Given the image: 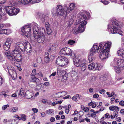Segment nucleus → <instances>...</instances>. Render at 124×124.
<instances>
[{
    "mask_svg": "<svg viewBox=\"0 0 124 124\" xmlns=\"http://www.w3.org/2000/svg\"><path fill=\"white\" fill-rule=\"evenodd\" d=\"M68 10V7L66 5H64V7L60 5H58L55 9L53 8L51 10L53 14L56 15L57 16H62L66 13V14L67 11Z\"/></svg>",
    "mask_w": 124,
    "mask_h": 124,
    "instance_id": "f03ea898",
    "label": "nucleus"
},
{
    "mask_svg": "<svg viewBox=\"0 0 124 124\" xmlns=\"http://www.w3.org/2000/svg\"><path fill=\"white\" fill-rule=\"evenodd\" d=\"M42 0H19V3L23 5L27 6L31 3H39Z\"/></svg>",
    "mask_w": 124,
    "mask_h": 124,
    "instance_id": "9d476101",
    "label": "nucleus"
},
{
    "mask_svg": "<svg viewBox=\"0 0 124 124\" xmlns=\"http://www.w3.org/2000/svg\"><path fill=\"white\" fill-rule=\"evenodd\" d=\"M5 54L13 64H15L16 63V61L19 62L22 61V57L20 54L14 56L15 57L12 55L11 53H9L5 52Z\"/></svg>",
    "mask_w": 124,
    "mask_h": 124,
    "instance_id": "39448f33",
    "label": "nucleus"
},
{
    "mask_svg": "<svg viewBox=\"0 0 124 124\" xmlns=\"http://www.w3.org/2000/svg\"><path fill=\"white\" fill-rule=\"evenodd\" d=\"M31 23L29 24L28 25H24L23 26L21 30L25 31H31Z\"/></svg>",
    "mask_w": 124,
    "mask_h": 124,
    "instance_id": "f3484780",
    "label": "nucleus"
},
{
    "mask_svg": "<svg viewBox=\"0 0 124 124\" xmlns=\"http://www.w3.org/2000/svg\"><path fill=\"white\" fill-rule=\"evenodd\" d=\"M32 30L33 31H39V28L38 27V25L36 23H32Z\"/></svg>",
    "mask_w": 124,
    "mask_h": 124,
    "instance_id": "4be33fe9",
    "label": "nucleus"
},
{
    "mask_svg": "<svg viewBox=\"0 0 124 124\" xmlns=\"http://www.w3.org/2000/svg\"><path fill=\"white\" fill-rule=\"evenodd\" d=\"M109 109L113 111L115 110L116 111H119V108L116 106H112L109 107Z\"/></svg>",
    "mask_w": 124,
    "mask_h": 124,
    "instance_id": "b1692460",
    "label": "nucleus"
},
{
    "mask_svg": "<svg viewBox=\"0 0 124 124\" xmlns=\"http://www.w3.org/2000/svg\"><path fill=\"white\" fill-rule=\"evenodd\" d=\"M2 93L5 97L9 98V96L6 94L5 92H2Z\"/></svg>",
    "mask_w": 124,
    "mask_h": 124,
    "instance_id": "864d4df0",
    "label": "nucleus"
},
{
    "mask_svg": "<svg viewBox=\"0 0 124 124\" xmlns=\"http://www.w3.org/2000/svg\"><path fill=\"white\" fill-rule=\"evenodd\" d=\"M9 106V105L7 104V105H4L2 107V109L3 110H5L7 107H8Z\"/></svg>",
    "mask_w": 124,
    "mask_h": 124,
    "instance_id": "de8ad7c7",
    "label": "nucleus"
},
{
    "mask_svg": "<svg viewBox=\"0 0 124 124\" xmlns=\"http://www.w3.org/2000/svg\"><path fill=\"white\" fill-rule=\"evenodd\" d=\"M66 55L71 56L72 51L69 48L66 47Z\"/></svg>",
    "mask_w": 124,
    "mask_h": 124,
    "instance_id": "393cba45",
    "label": "nucleus"
},
{
    "mask_svg": "<svg viewBox=\"0 0 124 124\" xmlns=\"http://www.w3.org/2000/svg\"><path fill=\"white\" fill-rule=\"evenodd\" d=\"M31 81L32 82H34L36 83L39 82V79L35 77L34 75H32V76L31 77Z\"/></svg>",
    "mask_w": 124,
    "mask_h": 124,
    "instance_id": "a878e982",
    "label": "nucleus"
},
{
    "mask_svg": "<svg viewBox=\"0 0 124 124\" xmlns=\"http://www.w3.org/2000/svg\"><path fill=\"white\" fill-rule=\"evenodd\" d=\"M11 33V31H0V34H5L8 35Z\"/></svg>",
    "mask_w": 124,
    "mask_h": 124,
    "instance_id": "4c0bfd02",
    "label": "nucleus"
},
{
    "mask_svg": "<svg viewBox=\"0 0 124 124\" xmlns=\"http://www.w3.org/2000/svg\"><path fill=\"white\" fill-rule=\"evenodd\" d=\"M49 58V54L47 52H46L45 54L44 58Z\"/></svg>",
    "mask_w": 124,
    "mask_h": 124,
    "instance_id": "603ef678",
    "label": "nucleus"
},
{
    "mask_svg": "<svg viewBox=\"0 0 124 124\" xmlns=\"http://www.w3.org/2000/svg\"><path fill=\"white\" fill-rule=\"evenodd\" d=\"M26 44V42L23 41L18 42L16 43L15 47L18 48L21 51H23L25 45Z\"/></svg>",
    "mask_w": 124,
    "mask_h": 124,
    "instance_id": "ddd939ff",
    "label": "nucleus"
},
{
    "mask_svg": "<svg viewBox=\"0 0 124 124\" xmlns=\"http://www.w3.org/2000/svg\"><path fill=\"white\" fill-rule=\"evenodd\" d=\"M83 110L84 112H87L89 110V109L87 107H86L84 108Z\"/></svg>",
    "mask_w": 124,
    "mask_h": 124,
    "instance_id": "680f3d73",
    "label": "nucleus"
},
{
    "mask_svg": "<svg viewBox=\"0 0 124 124\" xmlns=\"http://www.w3.org/2000/svg\"><path fill=\"white\" fill-rule=\"evenodd\" d=\"M56 71L54 72L51 75H50L49 76V77H50L52 76H55L56 74Z\"/></svg>",
    "mask_w": 124,
    "mask_h": 124,
    "instance_id": "338daca9",
    "label": "nucleus"
},
{
    "mask_svg": "<svg viewBox=\"0 0 124 124\" xmlns=\"http://www.w3.org/2000/svg\"><path fill=\"white\" fill-rule=\"evenodd\" d=\"M37 16L39 18L40 20H41L42 23L44 22L45 20V15L41 13H39Z\"/></svg>",
    "mask_w": 124,
    "mask_h": 124,
    "instance_id": "6ab92c4d",
    "label": "nucleus"
},
{
    "mask_svg": "<svg viewBox=\"0 0 124 124\" xmlns=\"http://www.w3.org/2000/svg\"><path fill=\"white\" fill-rule=\"evenodd\" d=\"M72 100L75 101L77 102L78 101V100L76 96H73L72 98Z\"/></svg>",
    "mask_w": 124,
    "mask_h": 124,
    "instance_id": "5fc2aeb1",
    "label": "nucleus"
},
{
    "mask_svg": "<svg viewBox=\"0 0 124 124\" xmlns=\"http://www.w3.org/2000/svg\"><path fill=\"white\" fill-rule=\"evenodd\" d=\"M118 111H114L113 112V114L115 115L114 116H115V117H117L118 116V113L117 112Z\"/></svg>",
    "mask_w": 124,
    "mask_h": 124,
    "instance_id": "6e6d98bb",
    "label": "nucleus"
},
{
    "mask_svg": "<svg viewBox=\"0 0 124 124\" xmlns=\"http://www.w3.org/2000/svg\"><path fill=\"white\" fill-rule=\"evenodd\" d=\"M54 111V109H51L47 110L46 111V113L47 114H50L51 115L53 114Z\"/></svg>",
    "mask_w": 124,
    "mask_h": 124,
    "instance_id": "2f4dec72",
    "label": "nucleus"
},
{
    "mask_svg": "<svg viewBox=\"0 0 124 124\" xmlns=\"http://www.w3.org/2000/svg\"><path fill=\"white\" fill-rule=\"evenodd\" d=\"M32 110L33 111L34 113H37L38 111V110L36 108H32Z\"/></svg>",
    "mask_w": 124,
    "mask_h": 124,
    "instance_id": "bf43d9fd",
    "label": "nucleus"
},
{
    "mask_svg": "<svg viewBox=\"0 0 124 124\" xmlns=\"http://www.w3.org/2000/svg\"><path fill=\"white\" fill-rule=\"evenodd\" d=\"M15 94L17 96H19L20 95V93L19 90H18L16 93Z\"/></svg>",
    "mask_w": 124,
    "mask_h": 124,
    "instance_id": "774afa93",
    "label": "nucleus"
},
{
    "mask_svg": "<svg viewBox=\"0 0 124 124\" xmlns=\"http://www.w3.org/2000/svg\"><path fill=\"white\" fill-rule=\"evenodd\" d=\"M29 84L31 87L34 88L36 86L37 83L30 81L29 82Z\"/></svg>",
    "mask_w": 124,
    "mask_h": 124,
    "instance_id": "cd10ccee",
    "label": "nucleus"
},
{
    "mask_svg": "<svg viewBox=\"0 0 124 124\" xmlns=\"http://www.w3.org/2000/svg\"><path fill=\"white\" fill-rule=\"evenodd\" d=\"M6 1V0H0V4H4Z\"/></svg>",
    "mask_w": 124,
    "mask_h": 124,
    "instance_id": "69168bd1",
    "label": "nucleus"
},
{
    "mask_svg": "<svg viewBox=\"0 0 124 124\" xmlns=\"http://www.w3.org/2000/svg\"><path fill=\"white\" fill-rule=\"evenodd\" d=\"M26 98L28 99H31L33 96V93L31 91L28 90L25 93Z\"/></svg>",
    "mask_w": 124,
    "mask_h": 124,
    "instance_id": "a211bd4d",
    "label": "nucleus"
},
{
    "mask_svg": "<svg viewBox=\"0 0 124 124\" xmlns=\"http://www.w3.org/2000/svg\"><path fill=\"white\" fill-rule=\"evenodd\" d=\"M99 93L101 94H104L106 92L105 90L104 89H102L100 90L99 91Z\"/></svg>",
    "mask_w": 124,
    "mask_h": 124,
    "instance_id": "49530a36",
    "label": "nucleus"
},
{
    "mask_svg": "<svg viewBox=\"0 0 124 124\" xmlns=\"http://www.w3.org/2000/svg\"><path fill=\"white\" fill-rule=\"evenodd\" d=\"M116 33H118L121 36H123L124 35V33L123 31H110L109 34H115Z\"/></svg>",
    "mask_w": 124,
    "mask_h": 124,
    "instance_id": "7c9ffc66",
    "label": "nucleus"
},
{
    "mask_svg": "<svg viewBox=\"0 0 124 124\" xmlns=\"http://www.w3.org/2000/svg\"><path fill=\"white\" fill-rule=\"evenodd\" d=\"M63 98L64 99H71V97L70 95H67L65 97H63Z\"/></svg>",
    "mask_w": 124,
    "mask_h": 124,
    "instance_id": "0e129e2a",
    "label": "nucleus"
},
{
    "mask_svg": "<svg viewBox=\"0 0 124 124\" xmlns=\"http://www.w3.org/2000/svg\"><path fill=\"white\" fill-rule=\"evenodd\" d=\"M64 77H66V76L63 75H61L60 77H59L58 78V81L60 82H61L64 81Z\"/></svg>",
    "mask_w": 124,
    "mask_h": 124,
    "instance_id": "c756f323",
    "label": "nucleus"
},
{
    "mask_svg": "<svg viewBox=\"0 0 124 124\" xmlns=\"http://www.w3.org/2000/svg\"><path fill=\"white\" fill-rule=\"evenodd\" d=\"M7 69L8 73L11 76L12 79L13 80L16 79L17 77V74L13 67L8 66L7 67Z\"/></svg>",
    "mask_w": 124,
    "mask_h": 124,
    "instance_id": "9b49d317",
    "label": "nucleus"
},
{
    "mask_svg": "<svg viewBox=\"0 0 124 124\" xmlns=\"http://www.w3.org/2000/svg\"><path fill=\"white\" fill-rule=\"evenodd\" d=\"M122 68L121 67L119 66H116L114 67V69L115 71L117 73H119L120 72V70L121 68Z\"/></svg>",
    "mask_w": 124,
    "mask_h": 124,
    "instance_id": "c85d7f7f",
    "label": "nucleus"
},
{
    "mask_svg": "<svg viewBox=\"0 0 124 124\" xmlns=\"http://www.w3.org/2000/svg\"><path fill=\"white\" fill-rule=\"evenodd\" d=\"M102 68V66L99 63H97V66L95 68L96 70H99Z\"/></svg>",
    "mask_w": 124,
    "mask_h": 124,
    "instance_id": "f704fd0d",
    "label": "nucleus"
},
{
    "mask_svg": "<svg viewBox=\"0 0 124 124\" xmlns=\"http://www.w3.org/2000/svg\"><path fill=\"white\" fill-rule=\"evenodd\" d=\"M117 53L118 55L124 58V49H121L118 50Z\"/></svg>",
    "mask_w": 124,
    "mask_h": 124,
    "instance_id": "5701e85b",
    "label": "nucleus"
},
{
    "mask_svg": "<svg viewBox=\"0 0 124 124\" xmlns=\"http://www.w3.org/2000/svg\"><path fill=\"white\" fill-rule=\"evenodd\" d=\"M49 24L48 22L45 23V27L46 30V31H50L51 30L50 28H49Z\"/></svg>",
    "mask_w": 124,
    "mask_h": 124,
    "instance_id": "72a5a7b5",
    "label": "nucleus"
},
{
    "mask_svg": "<svg viewBox=\"0 0 124 124\" xmlns=\"http://www.w3.org/2000/svg\"><path fill=\"white\" fill-rule=\"evenodd\" d=\"M33 36L39 43H42L44 41L45 37L41 31H33Z\"/></svg>",
    "mask_w": 124,
    "mask_h": 124,
    "instance_id": "6e6552de",
    "label": "nucleus"
},
{
    "mask_svg": "<svg viewBox=\"0 0 124 124\" xmlns=\"http://www.w3.org/2000/svg\"><path fill=\"white\" fill-rule=\"evenodd\" d=\"M36 60L37 62L39 63H41L42 61L41 58L40 56L37 57Z\"/></svg>",
    "mask_w": 124,
    "mask_h": 124,
    "instance_id": "ea45409f",
    "label": "nucleus"
},
{
    "mask_svg": "<svg viewBox=\"0 0 124 124\" xmlns=\"http://www.w3.org/2000/svg\"><path fill=\"white\" fill-rule=\"evenodd\" d=\"M114 61L116 63L117 66L122 67H124V60H123L116 58L114 59Z\"/></svg>",
    "mask_w": 124,
    "mask_h": 124,
    "instance_id": "4468645a",
    "label": "nucleus"
},
{
    "mask_svg": "<svg viewBox=\"0 0 124 124\" xmlns=\"http://www.w3.org/2000/svg\"><path fill=\"white\" fill-rule=\"evenodd\" d=\"M87 17L86 16L82 14H80L79 18L76 21V24H78L81 23H82L79 25L78 27V29L77 31H84L85 28V25L86 24L87 22L86 21H84L86 19Z\"/></svg>",
    "mask_w": 124,
    "mask_h": 124,
    "instance_id": "7ed1b4c3",
    "label": "nucleus"
},
{
    "mask_svg": "<svg viewBox=\"0 0 124 124\" xmlns=\"http://www.w3.org/2000/svg\"><path fill=\"white\" fill-rule=\"evenodd\" d=\"M75 4L73 3H71L69 6V8L67 11V13L68 14L74 8Z\"/></svg>",
    "mask_w": 124,
    "mask_h": 124,
    "instance_id": "412c9836",
    "label": "nucleus"
},
{
    "mask_svg": "<svg viewBox=\"0 0 124 124\" xmlns=\"http://www.w3.org/2000/svg\"><path fill=\"white\" fill-rule=\"evenodd\" d=\"M20 33L24 37L29 38L31 35V31H20Z\"/></svg>",
    "mask_w": 124,
    "mask_h": 124,
    "instance_id": "aec40b11",
    "label": "nucleus"
},
{
    "mask_svg": "<svg viewBox=\"0 0 124 124\" xmlns=\"http://www.w3.org/2000/svg\"><path fill=\"white\" fill-rule=\"evenodd\" d=\"M11 120H7L6 119H4L3 120V122L4 124H10Z\"/></svg>",
    "mask_w": 124,
    "mask_h": 124,
    "instance_id": "e433bc0d",
    "label": "nucleus"
},
{
    "mask_svg": "<svg viewBox=\"0 0 124 124\" xmlns=\"http://www.w3.org/2000/svg\"><path fill=\"white\" fill-rule=\"evenodd\" d=\"M20 95L21 96H25L24 93L25 92L23 90V89L22 88H21L19 90Z\"/></svg>",
    "mask_w": 124,
    "mask_h": 124,
    "instance_id": "c9c22d12",
    "label": "nucleus"
},
{
    "mask_svg": "<svg viewBox=\"0 0 124 124\" xmlns=\"http://www.w3.org/2000/svg\"><path fill=\"white\" fill-rule=\"evenodd\" d=\"M3 82V78L0 76V86H1Z\"/></svg>",
    "mask_w": 124,
    "mask_h": 124,
    "instance_id": "13d9d810",
    "label": "nucleus"
},
{
    "mask_svg": "<svg viewBox=\"0 0 124 124\" xmlns=\"http://www.w3.org/2000/svg\"><path fill=\"white\" fill-rule=\"evenodd\" d=\"M116 96V94H115V95L114 96H113L111 99V104H112L113 103H114V102H113V101H114L115 100V97Z\"/></svg>",
    "mask_w": 124,
    "mask_h": 124,
    "instance_id": "a18cd8bd",
    "label": "nucleus"
},
{
    "mask_svg": "<svg viewBox=\"0 0 124 124\" xmlns=\"http://www.w3.org/2000/svg\"><path fill=\"white\" fill-rule=\"evenodd\" d=\"M95 64L94 63H92L89 65L88 68L89 70H92L95 68Z\"/></svg>",
    "mask_w": 124,
    "mask_h": 124,
    "instance_id": "bb28decb",
    "label": "nucleus"
},
{
    "mask_svg": "<svg viewBox=\"0 0 124 124\" xmlns=\"http://www.w3.org/2000/svg\"><path fill=\"white\" fill-rule=\"evenodd\" d=\"M70 73L71 74V76H74L76 75L77 74L76 72L74 70H73L70 72Z\"/></svg>",
    "mask_w": 124,
    "mask_h": 124,
    "instance_id": "c03bdc74",
    "label": "nucleus"
},
{
    "mask_svg": "<svg viewBox=\"0 0 124 124\" xmlns=\"http://www.w3.org/2000/svg\"><path fill=\"white\" fill-rule=\"evenodd\" d=\"M74 65L76 67H81V69L82 71H84L86 70V60H81L77 59L74 61Z\"/></svg>",
    "mask_w": 124,
    "mask_h": 124,
    "instance_id": "423d86ee",
    "label": "nucleus"
},
{
    "mask_svg": "<svg viewBox=\"0 0 124 124\" xmlns=\"http://www.w3.org/2000/svg\"><path fill=\"white\" fill-rule=\"evenodd\" d=\"M75 41L72 40H70L68 41V44L70 45H72L73 44L75 43Z\"/></svg>",
    "mask_w": 124,
    "mask_h": 124,
    "instance_id": "79ce46f5",
    "label": "nucleus"
},
{
    "mask_svg": "<svg viewBox=\"0 0 124 124\" xmlns=\"http://www.w3.org/2000/svg\"><path fill=\"white\" fill-rule=\"evenodd\" d=\"M66 47L63 48L61 49L59 52L60 54L66 55Z\"/></svg>",
    "mask_w": 124,
    "mask_h": 124,
    "instance_id": "473e14b6",
    "label": "nucleus"
},
{
    "mask_svg": "<svg viewBox=\"0 0 124 124\" xmlns=\"http://www.w3.org/2000/svg\"><path fill=\"white\" fill-rule=\"evenodd\" d=\"M23 51H26L27 53H30L31 50V46L28 42H26V44Z\"/></svg>",
    "mask_w": 124,
    "mask_h": 124,
    "instance_id": "2eb2a0df",
    "label": "nucleus"
},
{
    "mask_svg": "<svg viewBox=\"0 0 124 124\" xmlns=\"http://www.w3.org/2000/svg\"><path fill=\"white\" fill-rule=\"evenodd\" d=\"M111 23L112 25L111 26L109 25H108V31H121L122 25L119 23L118 22L116 19L112 20Z\"/></svg>",
    "mask_w": 124,
    "mask_h": 124,
    "instance_id": "20e7f679",
    "label": "nucleus"
},
{
    "mask_svg": "<svg viewBox=\"0 0 124 124\" xmlns=\"http://www.w3.org/2000/svg\"><path fill=\"white\" fill-rule=\"evenodd\" d=\"M21 51V50L15 47V49L12 51L11 53L9 51L6 52H5L9 53H11L12 55L15 57L14 56H16V55H18V54H20Z\"/></svg>",
    "mask_w": 124,
    "mask_h": 124,
    "instance_id": "dca6fc26",
    "label": "nucleus"
},
{
    "mask_svg": "<svg viewBox=\"0 0 124 124\" xmlns=\"http://www.w3.org/2000/svg\"><path fill=\"white\" fill-rule=\"evenodd\" d=\"M18 120L17 119L11 120V124H17Z\"/></svg>",
    "mask_w": 124,
    "mask_h": 124,
    "instance_id": "58836bf2",
    "label": "nucleus"
},
{
    "mask_svg": "<svg viewBox=\"0 0 124 124\" xmlns=\"http://www.w3.org/2000/svg\"><path fill=\"white\" fill-rule=\"evenodd\" d=\"M26 116L25 115H23L21 116V119L25 121L26 119Z\"/></svg>",
    "mask_w": 124,
    "mask_h": 124,
    "instance_id": "09e8293b",
    "label": "nucleus"
},
{
    "mask_svg": "<svg viewBox=\"0 0 124 124\" xmlns=\"http://www.w3.org/2000/svg\"><path fill=\"white\" fill-rule=\"evenodd\" d=\"M105 117L107 118H110V116L108 113L106 114L105 115Z\"/></svg>",
    "mask_w": 124,
    "mask_h": 124,
    "instance_id": "052dcab7",
    "label": "nucleus"
},
{
    "mask_svg": "<svg viewBox=\"0 0 124 124\" xmlns=\"http://www.w3.org/2000/svg\"><path fill=\"white\" fill-rule=\"evenodd\" d=\"M101 2L105 5H107L108 3V2L107 0H101Z\"/></svg>",
    "mask_w": 124,
    "mask_h": 124,
    "instance_id": "a19ab883",
    "label": "nucleus"
},
{
    "mask_svg": "<svg viewBox=\"0 0 124 124\" xmlns=\"http://www.w3.org/2000/svg\"><path fill=\"white\" fill-rule=\"evenodd\" d=\"M12 110L13 112H15L17 111L18 110V108L17 107H14L13 108Z\"/></svg>",
    "mask_w": 124,
    "mask_h": 124,
    "instance_id": "3c124183",
    "label": "nucleus"
},
{
    "mask_svg": "<svg viewBox=\"0 0 124 124\" xmlns=\"http://www.w3.org/2000/svg\"><path fill=\"white\" fill-rule=\"evenodd\" d=\"M55 62L59 65L64 66L69 63V61L68 59L66 57L60 56L56 59Z\"/></svg>",
    "mask_w": 124,
    "mask_h": 124,
    "instance_id": "0eeeda50",
    "label": "nucleus"
},
{
    "mask_svg": "<svg viewBox=\"0 0 124 124\" xmlns=\"http://www.w3.org/2000/svg\"><path fill=\"white\" fill-rule=\"evenodd\" d=\"M119 105L122 106H124V101H121L119 103Z\"/></svg>",
    "mask_w": 124,
    "mask_h": 124,
    "instance_id": "4d7b16f0",
    "label": "nucleus"
},
{
    "mask_svg": "<svg viewBox=\"0 0 124 124\" xmlns=\"http://www.w3.org/2000/svg\"><path fill=\"white\" fill-rule=\"evenodd\" d=\"M111 41L107 42L105 44L103 42L98 44L97 43L94 44L93 47L91 49L89 53L90 54L88 58L89 62L93 61L95 59L94 56L96 51L98 53H100V57L102 59H104L107 58L109 56V49L111 46Z\"/></svg>",
    "mask_w": 124,
    "mask_h": 124,
    "instance_id": "f257e3e1",
    "label": "nucleus"
},
{
    "mask_svg": "<svg viewBox=\"0 0 124 124\" xmlns=\"http://www.w3.org/2000/svg\"><path fill=\"white\" fill-rule=\"evenodd\" d=\"M44 85L45 86H48L50 84L49 82H46L44 83Z\"/></svg>",
    "mask_w": 124,
    "mask_h": 124,
    "instance_id": "e2e57ef3",
    "label": "nucleus"
},
{
    "mask_svg": "<svg viewBox=\"0 0 124 124\" xmlns=\"http://www.w3.org/2000/svg\"><path fill=\"white\" fill-rule=\"evenodd\" d=\"M5 9L6 12L10 16L16 15L20 11L19 8H16L12 6L7 7H6Z\"/></svg>",
    "mask_w": 124,
    "mask_h": 124,
    "instance_id": "1a4fd4ad",
    "label": "nucleus"
},
{
    "mask_svg": "<svg viewBox=\"0 0 124 124\" xmlns=\"http://www.w3.org/2000/svg\"><path fill=\"white\" fill-rule=\"evenodd\" d=\"M62 93L61 95H60V96H63L67 94V92L66 91H63L62 92Z\"/></svg>",
    "mask_w": 124,
    "mask_h": 124,
    "instance_id": "8fccbe9b",
    "label": "nucleus"
},
{
    "mask_svg": "<svg viewBox=\"0 0 124 124\" xmlns=\"http://www.w3.org/2000/svg\"><path fill=\"white\" fill-rule=\"evenodd\" d=\"M12 39L10 38L7 39L6 41L3 45L4 49L6 51L8 50L10 48L12 41Z\"/></svg>",
    "mask_w": 124,
    "mask_h": 124,
    "instance_id": "f8f14e48",
    "label": "nucleus"
},
{
    "mask_svg": "<svg viewBox=\"0 0 124 124\" xmlns=\"http://www.w3.org/2000/svg\"><path fill=\"white\" fill-rule=\"evenodd\" d=\"M50 61V59L49 58H44V62L46 63H49Z\"/></svg>",
    "mask_w": 124,
    "mask_h": 124,
    "instance_id": "37998d69",
    "label": "nucleus"
}]
</instances>
